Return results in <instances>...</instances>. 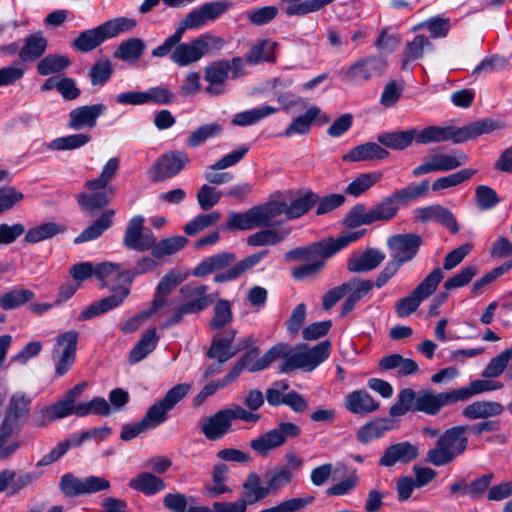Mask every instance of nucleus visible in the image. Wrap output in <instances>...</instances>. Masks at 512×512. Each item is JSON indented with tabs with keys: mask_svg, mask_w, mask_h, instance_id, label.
I'll return each mask as SVG.
<instances>
[{
	"mask_svg": "<svg viewBox=\"0 0 512 512\" xmlns=\"http://www.w3.org/2000/svg\"><path fill=\"white\" fill-rule=\"evenodd\" d=\"M30 399L24 394L16 393L10 398L4 420L19 426L24 423L29 414Z\"/></svg>",
	"mask_w": 512,
	"mask_h": 512,
	"instance_id": "nucleus-39",
	"label": "nucleus"
},
{
	"mask_svg": "<svg viewBox=\"0 0 512 512\" xmlns=\"http://www.w3.org/2000/svg\"><path fill=\"white\" fill-rule=\"evenodd\" d=\"M232 423L225 409L217 411L205 419L201 425V432L211 441L223 438L231 429Z\"/></svg>",
	"mask_w": 512,
	"mask_h": 512,
	"instance_id": "nucleus-31",
	"label": "nucleus"
},
{
	"mask_svg": "<svg viewBox=\"0 0 512 512\" xmlns=\"http://www.w3.org/2000/svg\"><path fill=\"white\" fill-rule=\"evenodd\" d=\"M382 176V173L378 171L362 173L346 187L345 193L353 197H359L381 181Z\"/></svg>",
	"mask_w": 512,
	"mask_h": 512,
	"instance_id": "nucleus-47",
	"label": "nucleus"
},
{
	"mask_svg": "<svg viewBox=\"0 0 512 512\" xmlns=\"http://www.w3.org/2000/svg\"><path fill=\"white\" fill-rule=\"evenodd\" d=\"M111 292V295L104 297L97 302H93L81 311L78 315V320H90L120 306L129 296L130 288L128 286H113L111 288Z\"/></svg>",
	"mask_w": 512,
	"mask_h": 512,
	"instance_id": "nucleus-17",
	"label": "nucleus"
},
{
	"mask_svg": "<svg viewBox=\"0 0 512 512\" xmlns=\"http://www.w3.org/2000/svg\"><path fill=\"white\" fill-rule=\"evenodd\" d=\"M292 478L293 474L288 467L273 468L266 471L262 482L258 478V501L288 485Z\"/></svg>",
	"mask_w": 512,
	"mask_h": 512,
	"instance_id": "nucleus-21",
	"label": "nucleus"
},
{
	"mask_svg": "<svg viewBox=\"0 0 512 512\" xmlns=\"http://www.w3.org/2000/svg\"><path fill=\"white\" fill-rule=\"evenodd\" d=\"M128 487L133 491L151 497L164 491L167 484L163 478L153 472L143 471L129 480Z\"/></svg>",
	"mask_w": 512,
	"mask_h": 512,
	"instance_id": "nucleus-26",
	"label": "nucleus"
},
{
	"mask_svg": "<svg viewBox=\"0 0 512 512\" xmlns=\"http://www.w3.org/2000/svg\"><path fill=\"white\" fill-rule=\"evenodd\" d=\"M244 492L236 502H215L213 512H245L248 504L256 502V474L251 473L243 485Z\"/></svg>",
	"mask_w": 512,
	"mask_h": 512,
	"instance_id": "nucleus-25",
	"label": "nucleus"
},
{
	"mask_svg": "<svg viewBox=\"0 0 512 512\" xmlns=\"http://www.w3.org/2000/svg\"><path fill=\"white\" fill-rule=\"evenodd\" d=\"M502 127L501 122L490 118L478 120L462 127L430 125L421 130L416 129V144L427 145L445 141L460 144Z\"/></svg>",
	"mask_w": 512,
	"mask_h": 512,
	"instance_id": "nucleus-1",
	"label": "nucleus"
},
{
	"mask_svg": "<svg viewBox=\"0 0 512 512\" xmlns=\"http://www.w3.org/2000/svg\"><path fill=\"white\" fill-rule=\"evenodd\" d=\"M286 209L287 203L275 196L258 205V228L274 226L276 224L274 219L282 214L286 215Z\"/></svg>",
	"mask_w": 512,
	"mask_h": 512,
	"instance_id": "nucleus-38",
	"label": "nucleus"
},
{
	"mask_svg": "<svg viewBox=\"0 0 512 512\" xmlns=\"http://www.w3.org/2000/svg\"><path fill=\"white\" fill-rule=\"evenodd\" d=\"M111 413V406L103 397H94L89 402L78 403L76 405V415L84 417L89 414L108 416Z\"/></svg>",
	"mask_w": 512,
	"mask_h": 512,
	"instance_id": "nucleus-60",
	"label": "nucleus"
},
{
	"mask_svg": "<svg viewBox=\"0 0 512 512\" xmlns=\"http://www.w3.org/2000/svg\"><path fill=\"white\" fill-rule=\"evenodd\" d=\"M106 110L107 107L102 103L76 107L69 112L67 127L76 131L85 128L92 129Z\"/></svg>",
	"mask_w": 512,
	"mask_h": 512,
	"instance_id": "nucleus-20",
	"label": "nucleus"
},
{
	"mask_svg": "<svg viewBox=\"0 0 512 512\" xmlns=\"http://www.w3.org/2000/svg\"><path fill=\"white\" fill-rule=\"evenodd\" d=\"M477 173L476 169L465 168L453 174L440 177L432 183L433 191H441L451 187L458 186L470 180Z\"/></svg>",
	"mask_w": 512,
	"mask_h": 512,
	"instance_id": "nucleus-53",
	"label": "nucleus"
},
{
	"mask_svg": "<svg viewBox=\"0 0 512 512\" xmlns=\"http://www.w3.org/2000/svg\"><path fill=\"white\" fill-rule=\"evenodd\" d=\"M48 46L47 39L42 32H35L24 38V45L19 50V58L22 62H33L41 58Z\"/></svg>",
	"mask_w": 512,
	"mask_h": 512,
	"instance_id": "nucleus-35",
	"label": "nucleus"
},
{
	"mask_svg": "<svg viewBox=\"0 0 512 512\" xmlns=\"http://www.w3.org/2000/svg\"><path fill=\"white\" fill-rule=\"evenodd\" d=\"M399 207L391 195L382 199L378 204L370 209L372 223L378 221H389L398 213Z\"/></svg>",
	"mask_w": 512,
	"mask_h": 512,
	"instance_id": "nucleus-59",
	"label": "nucleus"
},
{
	"mask_svg": "<svg viewBox=\"0 0 512 512\" xmlns=\"http://www.w3.org/2000/svg\"><path fill=\"white\" fill-rule=\"evenodd\" d=\"M433 50V45L429 39L423 35H416L412 41L406 44L403 51L404 64L419 60L423 57L425 51Z\"/></svg>",
	"mask_w": 512,
	"mask_h": 512,
	"instance_id": "nucleus-55",
	"label": "nucleus"
},
{
	"mask_svg": "<svg viewBox=\"0 0 512 512\" xmlns=\"http://www.w3.org/2000/svg\"><path fill=\"white\" fill-rule=\"evenodd\" d=\"M421 245V236L414 233L396 234L387 240L392 258L402 265L416 257Z\"/></svg>",
	"mask_w": 512,
	"mask_h": 512,
	"instance_id": "nucleus-14",
	"label": "nucleus"
},
{
	"mask_svg": "<svg viewBox=\"0 0 512 512\" xmlns=\"http://www.w3.org/2000/svg\"><path fill=\"white\" fill-rule=\"evenodd\" d=\"M236 259V255L231 252H222L210 256L201 261L193 270L195 277H205L213 272L228 267Z\"/></svg>",
	"mask_w": 512,
	"mask_h": 512,
	"instance_id": "nucleus-37",
	"label": "nucleus"
},
{
	"mask_svg": "<svg viewBox=\"0 0 512 512\" xmlns=\"http://www.w3.org/2000/svg\"><path fill=\"white\" fill-rule=\"evenodd\" d=\"M145 219L141 215L132 217L125 229L123 245L130 250L145 252L155 244L156 236L150 229L144 228Z\"/></svg>",
	"mask_w": 512,
	"mask_h": 512,
	"instance_id": "nucleus-12",
	"label": "nucleus"
},
{
	"mask_svg": "<svg viewBox=\"0 0 512 512\" xmlns=\"http://www.w3.org/2000/svg\"><path fill=\"white\" fill-rule=\"evenodd\" d=\"M377 141L386 148L404 150L408 148L413 141L416 142V128L383 132L377 136Z\"/></svg>",
	"mask_w": 512,
	"mask_h": 512,
	"instance_id": "nucleus-36",
	"label": "nucleus"
},
{
	"mask_svg": "<svg viewBox=\"0 0 512 512\" xmlns=\"http://www.w3.org/2000/svg\"><path fill=\"white\" fill-rule=\"evenodd\" d=\"M256 227V206L246 212H230L226 222L229 231L251 230Z\"/></svg>",
	"mask_w": 512,
	"mask_h": 512,
	"instance_id": "nucleus-50",
	"label": "nucleus"
},
{
	"mask_svg": "<svg viewBox=\"0 0 512 512\" xmlns=\"http://www.w3.org/2000/svg\"><path fill=\"white\" fill-rule=\"evenodd\" d=\"M346 409L358 415H367L379 409L380 403L364 389L354 390L345 397Z\"/></svg>",
	"mask_w": 512,
	"mask_h": 512,
	"instance_id": "nucleus-30",
	"label": "nucleus"
},
{
	"mask_svg": "<svg viewBox=\"0 0 512 512\" xmlns=\"http://www.w3.org/2000/svg\"><path fill=\"white\" fill-rule=\"evenodd\" d=\"M456 402H459L456 389L440 393H434L432 389L422 390L418 393L415 411L436 415L444 406Z\"/></svg>",
	"mask_w": 512,
	"mask_h": 512,
	"instance_id": "nucleus-16",
	"label": "nucleus"
},
{
	"mask_svg": "<svg viewBox=\"0 0 512 512\" xmlns=\"http://www.w3.org/2000/svg\"><path fill=\"white\" fill-rule=\"evenodd\" d=\"M343 224L348 228H357L362 225L372 224L370 210H366L365 204H356L345 216Z\"/></svg>",
	"mask_w": 512,
	"mask_h": 512,
	"instance_id": "nucleus-64",
	"label": "nucleus"
},
{
	"mask_svg": "<svg viewBox=\"0 0 512 512\" xmlns=\"http://www.w3.org/2000/svg\"><path fill=\"white\" fill-rule=\"evenodd\" d=\"M389 156V151L375 142H366L351 149L343 159L345 161L360 162L383 160Z\"/></svg>",
	"mask_w": 512,
	"mask_h": 512,
	"instance_id": "nucleus-33",
	"label": "nucleus"
},
{
	"mask_svg": "<svg viewBox=\"0 0 512 512\" xmlns=\"http://www.w3.org/2000/svg\"><path fill=\"white\" fill-rule=\"evenodd\" d=\"M365 232L366 230L353 231L342 235L337 239L330 237L314 242L306 247L294 248L286 252L284 258L287 262L313 260L317 257L327 259L347 247L349 244L359 240Z\"/></svg>",
	"mask_w": 512,
	"mask_h": 512,
	"instance_id": "nucleus-5",
	"label": "nucleus"
},
{
	"mask_svg": "<svg viewBox=\"0 0 512 512\" xmlns=\"http://www.w3.org/2000/svg\"><path fill=\"white\" fill-rule=\"evenodd\" d=\"M503 388V384L499 381L490 379H478L470 382L469 387H461L456 389L459 402L467 401L471 397L481 394L487 391L500 390Z\"/></svg>",
	"mask_w": 512,
	"mask_h": 512,
	"instance_id": "nucleus-46",
	"label": "nucleus"
},
{
	"mask_svg": "<svg viewBox=\"0 0 512 512\" xmlns=\"http://www.w3.org/2000/svg\"><path fill=\"white\" fill-rule=\"evenodd\" d=\"M292 355V348L286 343H277L272 346L261 358H258V371L266 369L279 359L285 361Z\"/></svg>",
	"mask_w": 512,
	"mask_h": 512,
	"instance_id": "nucleus-62",
	"label": "nucleus"
},
{
	"mask_svg": "<svg viewBox=\"0 0 512 512\" xmlns=\"http://www.w3.org/2000/svg\"><path fill=\"white\" fill-rule=\"evenodd\" d=\"M415 213L416 218L423 223L435 221L449 229L453 234L459 231L457 220L452 212L439 204L418 208Z\"/></svg>",
	"mask_w": 512,
	"mask_h": 512,
	"instance_id": "nucleus-23",
	"label": "nucleus"
},
{
	"mask_svg": "<svg viewBox=\"0 0 512 512\" xmlns=\"http://www.w3.org/2000/svg\"><path fill=\"white\" fill-rule=\"evenodd\" d=\"M113 74V66L108 58L97 60L89 70L90 82L93 86H102Z\"/></svg>",
	"mask_w": 512,
	"mask_h": 512,
	"instance_id": "nucleus-61",
	"label": "nucleus"
},
{
	"mask_svg": "<svg viewBox=\"0 0 512 512\" xmlns=\"http://www.w3.org/2000/svg\"><path fill=\"white\" fill-rule=\"evenodd\" d=\"M393 427L394 425L391 419L377 418L359 428L357 439L361 443L367 444L373 439L382 437L387 431L392 430Z\"/></svg>",
	"mask_w": 512,
	"mask_h": 512,
	"instance_id": "nucleus-41",
	"label": "nucleus"
},
{
	"mask_svg": "<svg viewBox=\"0 0 512 512\" xmlns=\"http://www.w3.org/2000/svg\"><path fill=\"white\" fill-rule=\"evenodd\" d=\"M235 335V330H227L222 334L214 336L207 351V357L216 359L219 364H223L234 357L236 351L232 350V343Z\"/></svg>",
	"mask_w": 512,
	"mask_h": 512,
	"instance_id": "nucleus-29",
	"label": "nucleus"
},
{
	"mask_svg": "<svg viewBox=\"0 0 512 512\" xmlns=\"http://www.w3.org/2000/svg\"><path fill=\"white\" fill-rule=\"evenodd\" d=\"M190 159L186 152L176 150L161 156L150 168L149 177L152 182H161L176 176Z\"/></svg>",
	"mask_w": 512,
	"mask_h": 512,
	"instance_id": "nucleus-13",
	"label": "nucleus"
},
{
	"mask_svg": "<svg viewBox=\"0 0 512 512\" xmlns=\"http://www.w3.org/2000/svg\"><path fill=\"white\" fill-rule=\"evenodd\" d=\"M504 406L496 401H474L462 410V416L469 420L487 419L503 413Z\"/></svg>",
	"mask_w": 512,
	"mask_h": 512,
	"instance_id": "nucleus-34",
	"label": "nucleus"
},
{
	"mask_svg": "<svg viewBox=\"0 0 512 512\" xmlns=\"http://www.w3.org/2000/svg\"><path fill=\"white\" fill-rule=\"evenodd\" d=\"M137 21L128 17H116L103 22L95 28L87 29L71 42V46L78 52L88 53L100 46L104 41L112 39L121 33L131 31Z\"/></svg>",
	"mask_w": 512,
	"mask_h": 512,
	"instance_id": "nucleus-4",
	"label": "nucleus"
},
{
	"mask_svg": "<svg viewBox=\"0 0 512 512\" xmlns=\"http://www.w3.org/2000/svg\"><path fill=\"white\" fill-rule=\"evenodd\" d=\"M386 258V255L375 248H369L362 253L352 254L347 261V269L353 273H363L376 269Z\"/></svg>",
	"mask_w": 512,
	"mask_h": 512,
	"instance_id": "nucleus-27",
	"label": "nucleus"
},
{
	"mask_svg": "<svg viewBox=\"0 0 512 512\" xmlns=\"http://www.w3.org/2000/svg\"><path fill=\"white\" fill-rule=\"evenodd\" d=\"M249 147L242 145L238 149L232 151L229 154L224 155L213 165L208 167V171L205 172V179L215 185H221L230 182L233 179V174L230 172H217L237 164L249 151Z\"/></svg>",
	"mask_w": 512,
	"mask_h": 512,
	"instance_id": "nucleus-18",
	"label": "nucleus"
},
{
	"mask_svg": "<svg viewBox=\"0 0 512 512\" xmlns=\"http://www.w3.org/2000/svg\"><path fill=\"white\" fill-rule=\"evenodd\" d=\"M224 44L225 41L221 37L204 33L192 41L173 47L169 53L170 59L178 66L185 67L199 61L203 56L213 51H219Z\"/></svg>",
	"mask_w": 512,
	"mask_h": 512,
	"instance_id": "nucleus-6",
	"label": "nucleus"
},
{
	"mask_svg": "<svg viewBox=\"0 0 512 512\" xmlns=\"http://www.w3.org/2000/svg\"><path fill=\"white\" fill-rule=\"evenodd\" d=\"M250 372L256 371V350L252 349L246 352L222 379L212 381L206 384L195 397V404L201 405L208 397L215 394L220 388H224L231 384L244 370Z\"/></svg>",
	"mask_w": 512,
	"mask_h": 512,
	"instance_id": "nucleus-9",
	"label": "nucleus"
},
{
	"mask_svg": "<svg viewBox=\"0 0 512 512\" xmlns=\"http://www.w3.org/2000/svg\"><path fill=\"white\" fill-rule=\"evenodd\" d=\"M114 209H107L87 228H85L75 239V244H81L98 239L105 231L113 225L115 216Z\"/></svg>",
	"mask_w": 512,
	"mask_h": 512,
	"instance_id": "nucleus-32",
	"label": "nucleus"
},
{
	"mask_svg": "<svg viewBox=\"0 0 512 512\" xmlns=\"http://www.w3.org/2000/svg\"><path fill=\"white\" fill-rule=\"evenodd\" d=\"M207 291L208 287L206 285H196L193 283L186 284L180 288V294L185 299V302L182 303L183 306L193 309L189 310L190 314L199 313L214 302L213 295L207 294Z\"/></svg>",
	"mask_w": 512,
	"mask_h": 512,
	"instance_id": "nucleus-22",
	"label": "nucleus"
},
{
	"mask_svg": "<svg viewBox=\"0 0 512 512\" xmlns=\"http://www.w3.org/2000/svg\"><path fill=\"white\" fill-rule=\"evenodd\" d=\"M191 385L180 383L169 389L165 396L155 402L141 419L147 428L158 427L168 419V413L171 411L190 391Z\"/></svg>",
	"mask_w": 512,
	"mask_h": 512,
	"instance_id": "nucleus-8",
	"label": "nucleus"
},
{
	"mask_svg": "<svg viewBox=\"0 0 512 512\" xmlns=\"http://www.w3.org/2000/svg\"><path fill=\"white\" fill-rule=\"evenodd\" d=\"M386 60L381 56H368L357 60L345 72L344 78L351 84L362 85L384 73Z\"/></svg>",
	"mask_w": 512,
	"mask_h": 512,
	"instance_id": "nucleus-11",
	"label": "nucleus"
},
{
	"mask_svg": "<svg viewBox=\"0 0 512 512\" xmlns=\"http://www.w3.org/2000/svg\"><path fill=\"white\" fill-rule=\"evenodd\" d=\"M321 110L317 106H311L307 111L294 119L286 128L284 134L289 137L294 134H306L310 131L313 121L318 117Z\"/></svg>",
	"mask_w": 512,
	"mask_h": 512,
	"instance_id": "nucleus-52",
	"label": "nucleus"
},
{
	"mask_svg": "<svg viewBox=\"0 0 512 512\" xmlns=\"http://www.w3.org/2000/svg\"><path fill=\"white\" fill-rule=\"evenodd\" d=\"M319 201V195L312 190H306L287 204L286 218L298 219L309 212Z\"/></svg>",
	"mask_w": 512,
	"mask_h": 512,
	"instance_id": "nucleus-40",
	"label": "nucleus"
},
{
	"mask_svg": "<svg viewBox=\"0 0 512 512\" xmlns=\"http://www.w3.org/2000/svg\"><path fill=\"white\" fill-rule=\"evenodd\" d=\"M417 396L418 393L411 388L402 389L397 395L396 402L389 409L390 417L403 416L408 411L416 412L415 403H417Z\"/></svg>",
	"mask_w": 512,
	"mask_h": 512,
	"instance_id": "nucleus-49",
	"label": "nucleus"
},
{
	"mask_svg": "<svg viewBox=\"0 0 512 512\" xmlns=\"http://www.w3.org/2000/svg\"><path fill=\"white\" fill-rule=\"evenodd\" d=\"M468 159V156L463 151H456L453 155L435 153L424 157L422 163L412 170V175L419 177L431 172L451 171L465 165Z\"/></svg>",
	"mask_w": 512,
	"mask_h": 512,
	"instance_id": "nucleus-10",
	"label": "nucleus"
},
{
	"mask_svg": "<svg viewBox=\"0 0 512 512\" xmlns=\"http://www.w3.org/2000/svg\"><path fill=\"white\" fill-rule=\"evenodd\" d=\"M119 166L118 158H110L96 179L86 181L85 187L91 193H81L77 200L88 217H95L98 211L110 203L114 195V188L109 183L116 176Z\"/></svg>",
	"mask_w": 512,
	"mask_h": 512,
	"instance_id": "nucleus-2",
	"label": "nucleus"
},
{
	"mask_svg": "<svg viewBox=\"0 0 512 512\" xmlns=\"http://www.w3.org/2000/svg\"><path fill=\"white\" fill-rule=\"evenodd\" d=\"M35 297L32 290L29 289H13L0 295V307L4 310H12L20 307Z\"/></svg>",
	"mask_w": 512,
	"mask_h": 512,
	"instance_id": "nucleus-56",
	"label": "nucleus"
},
{
	"mask_svg": "<svg viewBox=\"0 0 512 512\" xmlns=\"http://www.w3.org/2000/svg\"><path fill=\"white\" fill-rule=\"evenodd\" d=\"M230 7L231 3L225 0L206 2L199 8L190 11L187 16L197 29L204 26L207 22L215 21Z\"/></svg>",
	"mask_w": 512,
	"mask_h": 512,
	"instance_id": "nucleus-24",
	"label": "nucleus"
},
{
	"mask_svg": "<svg viewBox=\"0 0 512 512\" xmlns=\"http://www.w3.org/2000/svg\"><path fill=\"white\" fill-rule=\"evenodd\" d=\"M196 29L190 18L186 15L183 20L180 21L176 31L169 36L163 44L154 48L151 52L153 57H165L173 49V47L181 44V40L186 30Z\"/></svg>",
	"mask_w": 512,
	"mask_h": 512,
	"instance_id": "nucleus-42",
	"label": "nucleus"
},
{
	"mask_svg": "<svg viewBox=\"0 0 512 512\" xmlns=\"http://www.w3.org/2000/svg\"><path fill=\"white\" fill-rule=\"evenodd\" d=\"M222 131L223 126L219 123L204 124L188 136L186 143L189 147L196 148L205 141L217 137Z\"/></svg>",
	"mask_w": 512,
	"mask_h": 512,
	"instance_id": "nucleus-54",
	"label": "nucleus"
},
{
	"mask_svg": "<svg viewBox=\"0 0 512 512\" xmlns=\"http://www.w3.org/2000/svg\"><path fill=\"white\" fill-rule=\"evenodd\" d=\"M146 48L145 42L140 38H129L122 41L113 53V57L125 62L137 61Z\"/></svg>",
	"mask_w": 512,
	"mask_h": 512,
	"instance_id": "nucleus-43",
	"label": "nucleus"
},
{
	"mask_svg": "<svg viewBox=\"0 0 512 512\" xmlns=\"http://www.w3.org/2000/svg\"><path fill=\"white\" fill-rule=\"evenodd\" d=\"M229 72L230 62L228 60H219L208 65L204 70V79L210 83L205 88L206 93L210 95L223 93L221 86L228 79Z\"/></svg>",
	"mask_w": 512,
	"mask_h": 512,
	"instance_id": "nucleus-28",
	"label": "nucleus"
},
{
	"mask_svg": "<svg viewBox=\"0 0 512 512\" xmlns=\"http://www.w3.org/2000/svg\"><path fill=\"white\" fill-rule=\"evenodd\" d=\"M429 187L428 180H423L417 186H407L403 189L397 190L391 194L395 200L396 205L399 207L401 204H406L412 200H415L421 196H424Z\"/></svg>",
	"mask_w": 512,
	"mask_h": 512,
	"instance_id": "nucleus-63",
	"label": "nucleus"
},
{
	"mask_svg": "<svg viewBox=\"0 0 512 512\" xmlns=\"http://www.w3.org/2000/svg\"><path fill=\"white\" fill-rule=\"evenodd\" d=\"M419 456V447L409 441L389 445L378 460L381 467L391 468L397 463L408 464Z\"/></svg>",
	"mask_w": 512,
	"mask_h": 512,
	"instance_id": "nucleus-19",
	"label": "nucleus"
},
{
	"mask_svg": "<svg viewBox=\"0 0 512 512\" xmlns=\"http://www.w3.org/2000/svg\"><path fill=\"white\" fill-rule=\"evenodd\" d=\"M331 353V343L328 340L322 341L315 346L309 348L305 344L296 347V351H292V355L279 365V371L289 373L297 369L306 372L313 371L322 362H324Z\"/></svg>",
	"mask_w": 512,
	"mask_h": 512,
	"instance_id": "nucleus-7",
	"label": "nucleus"
},
{
	"mask_svg": "<svg viewBox=\"0 0 512 512\" xmlns=\"http://www.w3.org/2000/svg\"><path fill=\"white\" fill-rule=\"evenodd\" d=\"M187 243L188 240L184 236L176 235L162 239L159 242L156 240L155 244H153V247L150 248V250L153 257L161 259L165 256L176 254L182 250Z\"/></svg>",
	"mask_w": 512,
	"mask_h": 512,
	"instance_id": "nucleus-45",
	"label": "nucleus"
},
{
	"mask_svg": "<svg viewBox=\"0 0 512 512\" xmlns=\"http://www.w3.org/2000/svg\"><path fill=\"white\" fill-rule=\"evenodd\" d=\"M65 231V226L55 223L47 222L36 227L30 228L25 234V242L35 244L40 241L50 239Z\"/></svg>",
	"mask_w": 512,
	"mask_h": 512,
	"instance_id": "nucleus-48",
	"label": "nucleus"
},
{
	"mask_svg": "<svg viewBox=\"0 0 512 512\" xmlns=\"http://www.w3.org/2000/svg\"><path fill=\"white\" fill-rule=\"evenodd\" d=\"M444 278L441 268H434L413 290L424 301L430 297L437 289Z\"/></svg>",
	"mask_w": 512,
	"mask_h": 512,
	"instance_id": "nucleus-58",
	"label": "nucleus"
},
{
	"mask_svg": "<svg viewBox=\"0 0 512 512\" xmlns=\"http://www.w3.org/2000/svg\"><path fill=\"white\" fill-rule=\"evenodd\" d=\"M468 431L467 425H456L445 430L437 439L435 447L426 452L425 462L436 467L452 463L467 450Z\"/></svg>",
	"mask_w": 512,
	"mask_h": 512,
	"instance_id": "nucleus-3",
	"label": "nucleus"
},
{
	"mask_svg": "<svg viewBox=\"0 0 512 512\" xmlns=\"http://www.w3.org/2000/svg\"><path fill=\"white\" fill-rule=\"evenodd\" d=\"M301 429L292 422H281L277 428H274L260 437H258V454L268 455V453L282 446L288 437H298Z\"/></svg>",
	"mask_w": 512,
	"mask_h": 512,
	"instance_id": "nucleus-15",
	"label": "nucleus"
},
{
	"mask_svg": "<svg viewBox=\"0 0 512 512\" xmlns=\"http://www.w3.org/2000/svg\"><path fill=\"white\" fill-rule=\"evenodd\" d=\"M71 65L67 56L60 54H48L37 64V72L42 76L62 72Z\"/></svg>",
	"mask_w": 512,
	"mask_h": 512,
	"instance_id": "nucleus-51",
	"label": "nucleus"
},
{
	"mask_svg": "<svg viewBox=\"0 0 512 512\" xmlns=\"http://www.w3.org/2000/svg\"><path fill=\"white\" fill-rule=\"evenodd\" d=\"M256 265V254H252L245 259L236 263L233 267L229 268L225 272H220L214 276L216 283H224L237 279L246 271L250 270Z\"/></svg>",
	"mask_w": 512,
	"mask_h": 512,
	"instance_id": "nucleus-57",
	"label": "nucleus"
},
{
	"mask_svg": "<svg viewBox=\"0 0 512 512\" xmlns=\"http://www.w3.org/2000/svg\"><path fill=\"white\" fill-rule=\"evenodd\" d=\"M158 340L159 338L157 336L155 328L147 331L130 351V363L135 364L143 360L148 354H150L156 348Z\"/></svg>",
	"mask_w": 512,
	"mask_h": 512,
	"instance_id": "nucleus-44",
	"label": "nucleus"
}]
</instances>
